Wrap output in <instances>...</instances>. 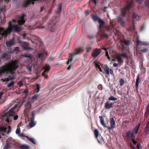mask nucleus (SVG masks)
Instances as JSON below:
<instances>
[{
	"label": "nucleus",
	"mask_w": 149,
	"mask_h": 149,
	"mask_svg": "<svg viewBox=\"0 0 149 149\" xmlns=\"http://www.w3.org/2000/svg\"><path fill=\"white\" fill-rule=\"evenodd\" d=\"M22 56L26 57H28L31 58L32 57V55L30 54L29 53H25L22 54Z\"/></svg>",
	"instance_id": "35"
},
{
	"label": "nucleus",
	"mask_w": 149,
	"mask_h": 149,
	"mask_svg": "<svg viewBox=\"0 0 149 149\" xmlns=\"http://www.w3.org/2000/svg\"><path fill=\"white\" fill-rule=\"evenodd\" d=\"M149 114V103L148 104L146 109V111L145 113L144 116V118H147Z\"/></svg>",
	"instance_id": "22"
},
{
	"label": "nucleus",
	"mask_w": 149,
	"mask_h": 149,
	"mask_svg": "<svg viewBox=\"0 0 149 149\" xmlns=\"http://www.w3.org/2000/svg\"><path fill=\"white\" fill-rule=\"evenodd\" d=\"M17 105H15L14 107L11 108L8 111L4 112L2 116V119L4 120L9 124L12 122L13 115L15 112V109L16 108Z\"/></svg>",
	"instance_id": "3"
},
{
	"label": "nucleus",
	"mask_w": 149,
	"mask_h": 149,
	"mask_svg": "<svg viewBox=\"0 0 149 149\" xmlns=\"http://www.w3.org/2000/svg\"><path fill=\"white\" fill-rule=\"evenodd\" d=\"M116 58L117 59L119 63H122L123 62V61L122 59V57L119 54L116 55Z\"/></svg>",
	"instance_id": "25"
},
{
	"label": "nucleus",
	"mask_w": 149,
	"mask_h": 149,
	"mask_svg": "<svg viewBox=\"0 0 149 149\" xmlns=\"http://www.w3.org/2000/svg\"><path fill=\"white\" fill-rule=\"evenodd\" d=\"M99 118L100 119V122L101 124L104 127H106L107 126L104 123V121L103 117L102 116H100Z\"/></svg>",
	"instance_id": "26"
},
{
	"label": "nucleus",
	"mask_w": 149,
	"mask_h": 149,
	"mask_svg": "<svg viewBox=\"0 0 149 149\" xmlns=\"http://www.w3.org/2000/svg\"><path fill=\"white\" fill-rule=\"evenodd\" d=\"M127 137L130 139H133L135 137L133 132L131 130L129 131L126 133Z\"/></svg>",
	"instance_id": "15"
},
{
	"label": "nucleus",
	"mask_w": 149,
	"mask_h": 149,
	"mask_svg": "<svg viewBox=\"0 0 149 149\" xmlns=\"http://www.w3.org/2000/svg\"><path fill=\"white\" fill-rule=\"evenodd\" d=\"M136 1L138 2L139 3L141 4L143 2L144 0H135Z\"/></svg>",
	"instance_id": "63"
},
{
	"label": "nucleus",
	"mask_w": 149,
	"mask_h": 149,
	"mask_svg": "<svg viewBox=\"0 0 149 149\" xmlns=\"http://www.w3.org/2000/svg\"><path fill=\"white\" fill-rule=\"evenodd\" d=\"M14 85V82L13 81H11L7 85V87L9 88L11 87Z\"/></svg>",
	"instance_id": "43"
},
{
	"label": "nucleus",
	"mask_w": 149,
	"mask_h": 149,
	"mask_svg": "<svg viewBox=\"0 0 149 149\" xmlns=\"http://www.w3.org/2000/svg\"><path fill=\"white\" fill-rule=\"evenodd\" d=\"M19 47H15L14 49L13 50V51L17 52L19 50Z\"/></svg>",
	"instance_id": "61"
},
{
	"label": "nucleus",
	"mask_w": 149,
	"mask_h": 149,
	"mask_svg": "<svg viewBox=\"0 0 149 149\" xmlns=\"http://www.w3.org/2000/svg\"><path fill=\"white\" fill-rule=\"evenodd\" d=\"M90 13L88 10H86L85 11V15L86 16H87Z\"/></svg>",
	"instance_id": "62"
},
{
	"label": "nucleus",
	"mask_w": 149,
	"mask_h": 149,
	"mask_svg": "<svg viewBox=\"0 0 149 149\" xmlns=\"http://www.w3.org/2000/svg\"><path fill=\"white\" fill-rule=\"evenodd\" d=\"M46 73H47V72L44 71L42 74V75L44 76L45 78H47L48 77V76L46 74Z\"/></svg>",
	"instance_id": "44"
},
{
	"label": "nucleus",
	"mask_w": 149,
	"mask_h": 149,
	"mask_svg": "<svg viewBox=\"0 0 149 149\" xmlns=\"http://www.w3.org/2000/svg\"><path fill=\"white\" fill-rule=\"evenodd\" d=\"M38 96V94H35L33 97H32V99L34 100H37Z\"/></svg>",
	"instance_id": "48"
},
{
	"label": "nucleus",
	"mask_w": 149,
	"mask_h": 149,
	"mask_svg": "<svg viewBox=\"0 0 149 149\" xmlns=\"http://www.w3.org/2000/svg\"><path fill=\"white\" fill-rule=\"evenodd\" d=\"M30 110L31 109L25 108V109L24 110V114L26 115H28Z\"/></svg>",
	"instance_id": "41"
},
{
	"label": "nucleus",
	"mask_w": 149,
	"mask_h": 149,
	"mask_svg": "<svg viewBox=\"0 0 149 149\" xmlns=\"http://www.w3.org/2000/svg\"><path fill=\"white\" fill-rule=\"evenodd\" d=\"M62 3L60 2L58 5V6L57 9V10H56V12L57 13H59L61 12L62 9Z\"/></svg>",
	"instance_id": "27"
},
{
	"label": "nucleus",
	"mask_w": 149,
	"mask_h": 149,
	"mask_svg": "<svg viewBox=\"0 0 149 149\" xmlns=\"http://www.w3.org/2000/svg\"><path fill=\"white\" fill-rule=\"evenodd\" d=\"M25 16V15L23 14L19 16V20L18 21V23L19 25H20L23 24L25 22L24 17Z\"/></svg>",
	"instance_id": "12"
},
{
	"label": "nucleus",
	"mask_w": 149,
	"mask_h": 149,
	"mask_svg": "<svg viewBox=\"0 0 149 149\" xmlns=\"http://www.w3.org/2000/svg\"><path fill=\"white\" fill-rule=\"evenodd\" d=\"M25 108L31 109V105L30 102H28L25 104Z\"/></svg>",
	"instance_id": "31"
},
{
	"label": "nucleus",
	"mask_w": 149,
	"mask_h": 149,
	"mask_svg": "<svg viewBox=\"0 0 149 149\" xmlns=\"http://www.w3.org/2000/svg\"><path fill=\"white\" fill-rule=\"evenodd\" d=\"M8 130L7 132V134H8L9 133H10V132L11 131V128L10 126H8Z\"/></svg>",
	"instance_id": "58"
},
{
	"label": "nucleus",
	"mask_w": 149,
	"mask_h": 149,
	"mask_svg": "<svg viewBox=\"0 0 149 149\" xmlns=\"http://www.w3.org/2000/svg\"><path fill=\"white\" fill-rule=\"evenodd\" d=\"M118 22L121 26L124 27L125 24V22L124 19L121 17H120L118 18Z\"/></svg>",
	"instance_id": "18"
},
{
	"label": "nucleus",
	"mask_w": 149,
	"mask_h": 149,
	"mask_svg": "<svg viewBox=\"0 0 149 149\" xmlns=\"http://www.w3.org/2000/svg\"><path fill=\"white\" fill-rule=\"evenodd\" d=\"M1 57L3 60H8L10 58V53L8 52L5 51L4 52H2L1 54Z\"/></svg>",
	"instance_id": "6"
},
{
	"label": "nucleus",
	"mask_w": 149,
	"mask_h": 149,
	"mask_svg": "<svg viewBox=\"0 0 149 149\" xmlns=\"http://www.w3.org/2000/svg\"><path fill=\"white\" fill-rule=\"evenodd\" d=\"M7 129V127L3 126H0V131L1 132H5Z\"/></svg>",
	"instance_id": "39"
},
{
	"label": "nucleus",
	"mask_w": 149,
	"mask_h": 149,
	"mask_svg": "<svg viewBox=\"0 0 149 149\" xmlns=\"http://www.w3.org/2000/svg\"><path fill=\"white\" fill-rule=\"evenodd\" d=\"M124 43L126 45H129L130 44V42L129 41L125 40Z\"/></svg>",
	"instance_id": "60"
},
{
	"label": "nucleus",
	"mask_w": 149,
	"mask_h": 149,
	"mask_svg": "<svg viewBox=\"0 0 149 149\" xmlns=\"http://www.w3.org/2000/svg\"><path fill=\"white\" fill-rule=\"evenodd\" d=\"M143 134L145 135H147L149 134V121H148L146 124L143 132Z\"/></svg>",
	"instance_id": "16"
},
{
	"label": "nucleus",
	"mask_w": 149,
	"mask_h": 149,
	"mask_svg": "<svg viewBox=\"0 0 149 149\" xmlns=\"http://www.w3.org/2000/svg\"><path fill=\"white\" fill-rule=\"evenodd\" d=\"M83 51L84 50L82 48H79L76 49L75 52H73L72 53H70L69 54V59L67 62V64H68L70 62H71L73 56L79 53H82Z\"/></svg>",
	"instance_id": "5"
},
{
	"label": "nucleus",
	"mask_w": 149,
	"mask_h": 149,
	"mask_svg": "<svg viewBox=\"0 0 149 149\" xmlns=\"http://www.w3.org/2000/svg\"><path fill=\"white\" fill-rule=\"evenodd\" d=\"M18 66L16 61L12 60L5 63L3 66L0 67V76L5 74L13 75Z\"/></svg>",
	"instance_id": "1"
},
{
	"label": "nucleus",
	"mask_w": 149,
	"mask_h": 149,
	"mask_svg": "<svg viewBox=\"0 0 149 149\" xmlns=\"http://www.w3.org/2000/svg\"><path fill=\"white\" fill-rule=\"evenodd\" d=\"M13 75H12L13 76H9L8 77L9 78V79L10 80H13L15 79V77L13 76V75ZM12 75V74H11Z\"/></svg>",
	"instance_id": "49"
},
{
	"label": "nucleus",
	"mask_w": 149,
	"mask_h": 149,
	"mask_svg": "<svg viewBox=\"0 0 149 149\" xmlns=\"http://www.w3.org/2000/svg\"><path fill=\"white\" fill-rule=\"evenodd\" d=\"M6 100V97H4L3 100H0V104H1L4 102Z\"/></svg>",
	"instance_id": "55"
},
{
	"label": "nucleus",
	"mask_w": 149,
	"mask_h": 149,
	"mask_svg": "<svg viewBox=\"0 0 149 149\" xmlns=\"http://www.w3.org/2000/svg\"><path fill=\"white\" fill-rule=\"evenodd\" d=\"M55 23L53 20H50L48 25V29L51 32H54L55 30Z\"/></svg>",
	"instance_id": "7"
},
{
	"label": "nucleus",
	"mask_w": 149,
	"mask_h": 149,
	"mask_svg": "<svg viewBox=\"0 0 149 149\" xmlns=\"http://www.w3.org/2000/svg\"><path fill=\"white\" fill-rule=\"evenodd\" d=\"M140 75L138 74L137 76V78L136 80L135 84V87L137 89H138L139 87V83L141 81V79H140Z\"/></svg>",
	"instance_id": "21"
},
{
	"label": "nucleus",
	"mask_w": 149,
	"mask_h": 149,
	"mask_svg": "<svg viewBox=\"0 0 149 149\" xmlns=\"http://www.w3.org/2000/svg\"><path fill=\"white\" fill-rule=\"evenodd\" d=\"M44 0H27L24 2L23 3V5L25 7H26L30 4L32 3L33 5L35 1L41 2Z\"/></svg>",
	"instance_id": "8"
},
{
	"label": "nucleus",
	"mask_w": 149,
	"mask_h": 149,
	"mask_svg": "<svg viewBox=\"0 0 149 149\" xmlns=\"http://www.w3.org/2000/svg\"><path fill=\"white\" fill-rule=\"evenodd\" d=\"M110 121L111 126L115 128V127L116 124L114 119L113 118H111L110 119Z\"/></svg>",
	"instance_id": "32"
},
{
	"label": "nucleus",
	"mask_w": 149,
	"mask_h": 149,
	"mask_svg": "<svg viewBox=\"0 0 149 149\" xmlns=\"http://www.w3.org/2000/svg\"><path fill=\"white\" fill-rule=\"evenodd\" d=\"M102 68L104 69V71L108 75L109 74V68L107 65H104L101 66Z\"/></svg>",
	"instance_id": "23"
},
{
	"label": "nucleus",
	"mask_w": 149,
	"mask_h": 149,
	"mask_svg": "<svg viewBox=\"0 0 149 149\" xmlns=\"http://www.w3.org/2000/svg\"><path fill=\"white\" fill-rule=\"evenodd\" d=\"M97 88L99 90H101L102 89V85L100 84L97 86Z\"/></svg>",
	"instance_id": "54"
},
{
	"label": "nucleus",
	"mask_w": 149,
	"mask_h": 149,
	"mask_svg": "<svg viewBox=\"0 0 149 149\" xmlns=\"http://www.w3.org/2000/svg\"><path fill=\"white\" fill-rule=\"evenodd\" d=\"M34 112L33 111L32 113V116L31 118L30 121L29 123V126L31 127L34 126L36 124L34 121V116L35 115L34 114Z\"/></svg>",
	"instance_id": "11"
},
{
	"label": "nucleus",
	"mask_w": 149,
	"mask_h": 149,
	"mask_svg": "<svg viewBox=\"0 0 149 149\" xmlns=\"http://www.w3.org/2000/svg\"><path fill=\"white\" fill-rule=\"evenodd\" d=\"M29 140L31 142H32V143L35 144V142L34 141V139L32 138H29Z\"/></svg>",
	"instance_id": "57"
},
{
	"label": "nucleus",
	"mask_w": 149,
	"mask_h": 149,
	"mask_svg": "<svg viewBox=\"0 0 149 149\" xmlns=\"http://www.w3.org/2000/svg\"><path fill=\"white\" fill-rule=\"evenodd\" d=\"M91 18L95 22L97 21L98 22H101L102 21V19L96 15H92Z\"/></svg>",
	"instance_id": "19"
},
{
	"label": "nucleus",
	"mask_w": 149,
	"mask_h": 149,
	"mask_svg": "<svg viewBox=\"0 0 149 149\" xmlns=\"http://www.w3.org/2000/svg\"><path fill=\"white\" fill-rule=\"evenodd\" d=\"M124 84V81L123 79H121L120 80V86H122Z\"/></svg>",
	"instance_id": "46"
},
{
	"label": "nucleus",
	"mask_w": 149,
	"mask_h": 149,
	"mask_svg": "<svg viewBox=\"0 0 149 149\" xmlns=\"http://www.w3.org/2000/svg\"><path fill=\"white\" fill-rule=\"evenodd\" d=\"M108 100L111 101H115L117 100V98L113 96H111L108 98Z\"/></svg>",
	"instance_id": "40"
},
{
	"label": "nucleus",
	"mask_w": 149,
	"mask_h": 149,
	"mask_svg": "<svg viewBox=\"0 0 149 149\" xmlns=\"http://www.w3.org/2000/svg\"><path fill=\"white\" fill-rule=\"evenodd\" d=\"M101 52V49H100L96 48L93 51L92 54V56L95 58Z\"/></svg>",
	"instance_id": "10"
},
{
	"label": "nucleus",
	"mask_w": 149,
	"mask_h": 149,
	"mask_svg": "<svg viewBox=\"0 0 149 149\" xmlns=\"http://www.w3.org/2000/svg\"><path fill=\"white\" fill-rule=\"evenodd\" d=\"M114 32L115 33V35L119 36L120 35V31L116 29H115L114 31Z\"/></svg>",
	"instance_id": "47"
},
{
	"label": "nucleus",
	"mask_w": 149,
	"mask_h": 149,
	"mask_svg": "<svg viewBox=\"0 0 149 149\" xmlns=\"http://www.w3.org/2000/svg\"><path fill=\"white\" fill-rule=\"evenodd\" d=\"M106 56L107 57L108 59H109V60H110V58L109 56L108 51H106Z\"/></svg>",
	"instance_id": "59"
},
{
	"label": "nucleus",
	"mask_w": 149,
	"mask_h": 149,
	"mask_svg": "<svg viewBox=\"0 0 149 149\" xmlns=\"http://www.w3.org/2000/svg\"><path fill=\"white\" fill-rule=\"evenodd\" d=\"M140 51L141 52L144 53H146L148 52L147 49L146 48L142 49H141Z\"/></svg>",
	"instance_id": "53"
},
{
	"label": "nucleus",
	"mask_w": 149,
	"mask_h": 149,
	"mask_svg": "<svg viewBox=\"0 0 149 149\" xmlns=\"http://www.w3.org/2000/svg\"><path fill=\"white\" fill-rule=\"evenodd\" d=\"M99 62L97 61H95L94 62V64L95 67L98 68L99 69L100 71V72H102V69L100 68V65H99Z\"/></svg>",
	"instance_id": "28"
},
{
	"label": "nucleus",
	"mask_w": 149,
	"mask_h": 149,
	"mask_svg": "<svg viewBox=\"0 0 149 149\" xmlns=\"http://www.w3.org/2000/svg\"><path fill=\"white\" fill-rule=\"evenodd\" d=\"M132 22L133 23H135V22L138 20L139 19V17L137 14L135 13H133L132 14Z\"/></svg>",
	"instance_id": "17"
},
{
	"label": "nucleus",
	"mask_w": 149,
	"mask_h": 149,
	"mask_svg": "<svg viewBox=\"0 0 149 149\" xmlns=\"http://www.w3.org/2000/svg\"><path fill=\"white\" fill-rule=\"evenodd\" d=\"M19 148L21 149H29V146L25 144H21L18 146Z\"/></svg>",
	"instance_id": "29"
},
{
	"label": "nucleus",
	"mask_w": 149,
	"mask_h": 149,
	"mask_svg": "<svg viewBox=\"0 0 149 149\" xmlns=\"http://www.w3.org/2000/svg\"><path fill=\"white\" fill-rule=\"evenodd\" d=\"M97 140L98 142L100 144H103L104 143V141L103 137L101 136L100 134L99 137L97 139H96Z\"/></svg>",
	"instance_id": "24"
},
{
	"label": "nucleus",
	"mask_w": 149,
	"mask_h": 149,
	"mask_svg": "<svg viewBox=\"0 0 149 149\" xmlns=\"http://www.w3.org/2000/svg\"><path fill=\"white\" fill-rule=\"evenodd\" d=\"M50 66L49 65H47L46 66L45 68V69L44 71L47 72V73L50 70Z\"/></svg>",
	"instance_id": "42"
},
{
	"label": "nucleus",
	"mask_w": 149,
	"mask_h": 149,
	"mask_svg": "<svg viewBox=\"0 0 149 149\" xmlns=\"http://www.w3.org/2000/svg\"><path fill=\"white\" fill-rule=\"evenodd\" d=\"M121 57H123L125 58H127V55L126 54L124 53L123 54H119Z\"/></svg>",
	"instance_id": "50"
},
{
	"label": "nucleus",
	"mask_w": 149,
	"mask_h": 149,
	"mask_svg": "<svg viewBox=\"0 0 149 149\" xmlns=\"http://www.w3.org/2000/svg\"><path fill=\"white\" fill-rule=\"evenodd\" d=\"M145 3L146 7L149 9V0H146Z\"/></svg>",
	"instance_id": "45"
},
{
	"label": "nucleus",
	"mask_w": 149,
	"mask_h": 149,
	"mask_svg": "<svg viewBox=\"0 0 149 149\" xmlns=\"http://www.w3.org/2000/svg\"><path fill=\"white\" fill-rule=\"evenodd\" d=\"M18 116L17 115H16L13 116V119L14 120H16L18 119Z\"/></svg>",
	"instance_id": "64"
},
{
	"label": "nucleus",
	"mask_w": 149,
	"mask_h": 149,
	"mask_svg": "<svg viewBox=\"0 0 149 149\" xmlns=\"http://www.w3.org/2000/svg\"><path fill=\"white\" fill-rule=\"evenodd\" d=\"M136 42L137 46H138L139 45H145L146 46L148 45V43L146 42H143L140 40L139 39V37L136 38Z\"/></svg>",
	"instance_id": "13"
},
{
	"label": "nucleus",
	"mask_w": 149,
	"mask_h": 149,
	"mask_svg": "<svg viewBox=\"0 0 149 149\" xmlns=\"http://www.w3.org/2000/svg\"><path fill=\"white\" fill-rule=\"evenodd\" d=\"M17 84L19 87H21L23 86V83L22 81H20L17 83Z\"/></svg>",
	"instance_id": "51"
},
{
	"label": "nucleus",
	"mask_w": 149,
	"mask_h": 149,
	"mask_svg": "<svg viewBox=\"0 0 149 149\" xmlns=\"http://www.w3.org/2000/svg\"><path fill=\"white\" fill-rule=\"evenodd\" d=\"M113 104L112 103H109L108 102H106L104 104V107L106 109H109L113 107Z\"/></svg>",
	"instance_id": "20"
},
{
	"label": "nucleus",
	"mask_w": 149,
	"mask_h": 149,
	"mask_svg": "<svg viewBox=\"0 0 149 149\" xmlns=\"http://www.w3.org/2000/svg\"><path fill=\"white\" fill-rule=\"evenodd\" d=\"M133 25L132 26H131L129 27L128 29L129 31H133L135 30V28L134 26V24L135 23H133Z\"/></svg>",
	"instance_id": "34"
},
{
	"label": "nucleus",
	"mask_w": 149,
	"mask_h": 149,
	"mask_svg": "<svg viewBox=\"0 0 149 149\" xmlns=\"http://www.w3.org/2000/svg\"><path fill=\"white\" fill-rule=\"evenodd\" d=\"M15 132L17 134H19L20 133V129L19 128H17Z\"/></svg>",
	"instance_id": "56"
},
{
	"label": "nucleus",
	"mask_w": 149,
	"mask_h": 149,
	"mask_svg": "<svg viewBox=\"0 0 149 149\" xmlns=\"http://www.w3.org/2000/svg\"><path fill=\"white\" fill-rule=\"evenodd\" d=\"M94 132L96 139H97V138L99 137L100 136L98 130L97 129H95L94 131Z\"/></svg>",
	"instance_id": "33"
},
{
	"label": "nucleus",
	"mask_w": 149,
	"mask_h": 149,
	"mask_svg": "<svg viewBox=\"0 0 149 149\" xmlns=\"http://www.w3.org/2000/svg\"><path fill=\"white\" fill-rule=\"evenodd\" d=\"M140 124L139 125H136L134 128V130L135 134H136L137 133L138 130L140 127Z\"/></svg>",
	"instance_id": "38"
},
{
	"label": "nucleus",
	"mask_w": 149,
	"mask_h": 149,
	"mask_svg": "<svg viewBox=\"0 0 149 149\" xmlns=\"http://www.w3.org/2000/svg\"><path fill=\"white\" fill-rule=\"evenodd\" d=\"M0 30L2 32L3 36H6L8 34H10L12 31L13 32L15 31L17 32H20L21 31V27L17 25H12L11 22H9L8 28H7L5 30L4 28L1 27L0 29Z\"/></svg>",
	"instance_id": "2"
},
{
	"label": "nucleus",
	"mask_w": 149,
	"mask_h": 149,
	"mask_svg": "<svg viewBox=\"0 0 149 149\" xmlns=\"http://www.w3.org/2000/svg\"><path fill=\"white\" fill-rule=\"evenodd\" d=\"M101 21V22H98L100 24V31L102 30V29L103 28H106L104 25L105 24L104 22L102 19Z\"/></svg>",
	"instance_id": "30"
},
{
	"label": "nucleus",
	"mask_w": 149,
	"mask_h": 149,
	"mask_svg": "<svg viewBox=\"0 0 149 149\" xmlns=\"http://www.w3.org/2000/svg\"><path fill=\"white\" fill-rule=\"evenodd\" d=\"M12 146V143H6L5 145V146L4 149H8L10 148L11 146Z\"/></svg>",
	"instance_id": "36"
},
{
	"label": "nucleus",
	"mask_w": 149,
	"mask_h": 149,
	"mask_svg": "<svg viewBox=\"0 0 149 149\" xmlns=\"http://www.w3.org/2000/svg\"><path fill=\"white\" fill-rule=\"evenodd\" d=\"M36 87L35 88V91L37 93H38L39 91L40 88V85L39 84H37L36 85Z\"/></svg>",
	"instance_id": "37"
},
{
	"label": "nucleus",
	"mask_w": 149,
	"mask_h": 149,
	"mask_svg": "<svg viewBox=\"0 0 149 149\" xmlns=\"http://www.w3.org/2000/svg\"><path fill=\"white\" fill-rule=\"evenodd\" d=\"M22 48L24 50H31L32 49L31 47H29V44L27 42H24L21 44Z\"/></svg>",
	"instance_id": "14"
},
{
	"label": "nucleus",
	"mask_w": 149,
	"mask_h": 149,
	"mask_svg": "<svg viewBox=\"0 0 149 149\" xmlns=\"http://www.w3.org/2000/svg\"><path fill=\"white\" fill-rule=\"evenodd\" d=\"M1 81H3V82H8L9 81V79L8 78H5L4 79H1Z\"/></svg>",
	"instance_id": "52"
},
{
	"label": "nucleus",
	"mask_w": 149,
	"mask_h": 149,
	"mask_svg": "<svg viewBox=\"0 0 149 149\" xmlns=\"http://www.w3.org/2000/svg\"><path fill=\"white\" fill-rule=\"evenodd\" d=\"M134 1V0H129L125 3V6L121 9V14L122 16H126L127 12L133 6Z\"/></svg>",
	"instance_id": "4"
},
{
	"label": "nucleus",
	"mask_w": 149,
	"mask_h": 149,
	"mask_svg": "<svg viewBox=\"0 0 149 149\" xmlns=\"http://www.w3.org/2000/svg\"><path fill=\"white\" fill-rule=\"evenodd\" d=\"M6 45L7 49H10L12 46L14 45L15 44V41L13 38L10 40H9L6 41Z\"/></svg>",
	"instance_id": "9"
}]
</instances>
